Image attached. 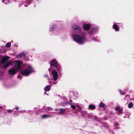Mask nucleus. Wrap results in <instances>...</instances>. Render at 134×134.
I'll use <instances>...</instances> for the list:
<instances>
[{
  "label": "nucleus",
  "instance_id": "f03ea898",
  "mask_svg": "<svg viewBox=\"0 0 134 134\" xmlns=\"http://www.w3.org/2000/svg\"><path fill=\"white\" fill-rule=\"evenodd\" d=\"M34 71L33 69L30 65L26 69L21 71L22 74L24 75L28 76Z\"/></svg>",
  "mask_w": 134,
  "mask_h": 134
},
{
  "label": "nucleus",
  "instance_id": "6ab92c4d",
  "mask_svg": "<svg viewBox=\"0 0 134 134\" xmlns=\"http://www.w3.org/2000/svg\"><path fill=\"white\" fill-rule=\"evenodd\" d=\"M45 77L46 78H47V80H48L49 81V80H50L49 77H48L47 75H45Z\"/></svg>",
  "mask_w": 134,
  "mask_h": 134
},
{
  "label": "nucleus",
  "instance_id": "393cba45",
  "mask_svg": "<svg viewBox=\"0 0 134 134\" xmlns=\"http://www.w3.org/2000/svg\"><path fill=\"white\" fill-rule=\"evenodd\" d=\"M85 35V34H82V35H83V36H84Z\"/></svg>",
  "mask_w": 134,
  "mask_h": 134
},
{
  "label": "nucleus",
  "instance_id": "6e6552de",
  "mask_svg": "<svg viewBox=\"0 0 134 134\" xmlns=\"http://www.w3.org/2000/svg\"><path fill=\"white\" fill-rule=\"evenodd\" d=\"M13 64L12 62L10 61L8 62L7 63L4 64L3 66V68H6L8 66L12 65Z\"/></svg>",
  "mask_w": 134,
  "mask_h": 134
},
{
  "label": "nucleus",
  "instance_id": "5701e85b",
  "mask_svg": "<svg viewBox=\"0 0 134 134\" xmlns=\"http://www.w3.org/2000/svg\"><path fill=\"white\" fill-rule=\"evenodd\" d=\"M120 92H121V93L122 94H124V92H123L122 93V92H121V90H120Z\"/></svg>",
  "mask_w": 134,
  "mask_h": 134
},
{
  "label": "nucleus",
  "instance_id": "9b49d317",
  "mask_svg": "<svg viewBox=\"0 0 134 134\" xmlns=\"http://www.w3.org/2000/svg\"><path fill=\"white\" fill-rule=\"evenodd\" d=\"M113 27L116 31H117L119 30V27L117 26L114 23L113 25Z\"/></svg>",
  "mask_w": 134,
  "mask_h": 134
},
{
  "label": "nucleus",
  "instance_id": "9d476101",
  "mask_svg": "<svg viewBox=\"0 0 134 134\" xmlns=\"http://www.w3.org/2000/svg\"><path fill=\"white\" fill-rule=\"evenodd\" d=\"M26 54H25L24 53H21L18 55L17 56V58L18 59H19L21 57H23Z\"/></svg>",
  "mask_w": 134,
  "mask_h": 134
},
{
  "label": "nucleus",
  "instance_id": "4be33fe9",
  "mask_svg": "<svg viewBox=\"0 0 134 134\" xmlns=\"http://www.w3.org/2000/svg\"><path fill=\"white\" fill-rule=\"evenodd\" d=\"M50 83H52L53 84H55L57 83V82H52L51 81H49Z\"/></svg>",
  "mask_w": 134,
  "mask_h": 134
},
{
  "label": "nucleus",
  "instance_id": "2eb2a0df",
  "mask_svg": "<svg viewBox=\"0 0 134 134\" xmlns=\"http://www.w3.org/2000/svg\"><path fill=\"white\" fill-rule=\"evenodd\" d=\"M49 116H50L48 115H44L42 116L41 117L43 118H48Z\"/></svg>",
  "mask_w": 134,
  "mask_h": 134
},
{
  "label": "nucleus",
  "instance_id": "f8f14e48",
  "mask_svg": "<svg viewBox=\"0 0 134 134\" xmlns=\"http://www.w3.org/2000/svg\"><path fill=\"white\" fill-rule=\"evenodd\" d=\"M51 86L49 85H47L44 88V90L46 91H48L50 90Z\"/></svg>",
  "mask_w": 134,
  "mask_h": 134
},
{
  "label": "nucleus",
  "instance_id": "f3484780",
  "mask_svg": "<svg viewBox=\"0 0 134 134\" xmlns=\"http://www.w3.org/2000/svg\"><path fill=\"white\" fill-rule=\"evenodd\" d=\"M105 106L104 104L102 102H101L100 104L99 105V107L102 108L104 107Z\"/></svg>",
  "mask_w": 134,
  "mask_h": 134
},
{
  "label": "nucleus",
  "instance_id": "4468645a",
  "mask_svg": "<svg viewBox=\"0 0 134 134\" xmlns=\"http://www.w3.org/2000/svg\"><path fill=\"white\" fill-rule=\"evenodd\" d=\"M90 108L92 109H94L96 107L93 105H90L89 107Z\"/></svg>",
  "mask_w": 134,
  "mask_h": 134
},
{
  "label": "nucleus",
  "instance_id": "1a4fd4ad",
  "mask_svg": "<svg viewBox=\"0 0 134 134\" xmlns=\"http://www.w3.org/2000/svg\"><path fill=\"white\" fill-rule=\"evenodd\" d=\"M9 58V57L8 56L4 57L2 60V63H4L5 62L7 61Z\"/></svg>",
  "mask_w": 134,
  "mask_h": 134
},
{
  "label": "nucleus",
  "instance_id": "39448f33",
  "mask_svg": "<svg viewBox=\"0 0 134 134\" xmlns=\"http://www.w3.org/2000/svg\"><path fill=\"white\" fill-rule=\"evenodd\" d=\"M52 74L53 79L54 81H56L58 77V72L55 70H53L52 72Z\"/></svg>",
  "mask_w": 134,
  "mask_h": 134
},
{
  "label": "nucleus",
  "instance_id": "f257e3e1",
  "mask_svg": "<svg viewBox=\"0 0 134 134\" xmlns=\"http://www.w3.org/2000/svg\"><path fill=\"white\" fill-rule=\"evenodd\" d=\"M81 29L80 27L78 25H74L72 27V33L76 34L72 35L73 39L76 42L80 43H83L85 40L84 38L78 35L80 34Z\"/></svg>",
  "mask_w": 134,
  "mask_h": 134
},
{
  "label": "nucleus",
  "instance_id": "a211bd4d",
  "mask_svg": "<svg viewBox=\"0 0 134 134\" xmlns=\"http://www.w3.org/2000/svg\"><path fill=\"white\" fill-rule=\"evenodd\" d=\"M115 110L117 111H120V108L119 107H117L115 108Z\"/></svg>",
  "mask_w": 134,
  "mask_h": 134
},
{
  "label": "nucleus",
  "instance_id": "7ed1b4c3",
  "mask_svg": "<svg viewBox=\"0 0 134 134\" xmlns=\"http://www.w3.org/2000/svg\"><path fill=\"white\" fill-rule=\"evenodd\" d=\"M15 68L18 71L21 69L23 66V62L19 60H15L14 62Z\"/></svg>",
  "mask_w": 134,
  "mask_h": 134
},
{
  "label": "nucleus",
  "instance_id": "412c9836",
  "mask_svg": "<svg viewBox=\"0 0 134 134\" xmlns=\"http://www.w3.org/2000/svg\"><path fill=\"white\" fill-rule=\"evenodd\" d=\"M71 107L73 109H75V106L73 105H71Z\"/></svg>",
  "mask_w": 134,
  "mask_h": 134
},
{
  "label": "nucleus",
  "instance_id": "423d86ee",
  "mask_svg": "<svg viewBox=\"0 0 134 134\" xmlns=\"http://www.w3.org/2000/svg\"><path fill=\"white\" fill-rule=\"evenodd\" d=\"M18 70L15 69V68H13L12 69L9 70L8 71L9 74L10 75H14L15 74Z\"/></svg>",
  "mask_w": 134,
  "mask_h": 134
},
{
  "label": "nucleus",
  "instance_id": "b1692460",
  "mask_svg": "<svg viewBox=\"0 0 134 134\" xmlns=\"http://www.w3.org/2000/svg\"><path fill=\"white\" fill-rule=\"evenodd\" d=\"M16 110H18L19 109V108L18 107H16Z\"/></svg>",
  "mask_w": 134,
  "mask_h": 134
},
{
  "label": "nucleus",
  "instance_id": "dca6fc26",
  "mask_svg": "<svg viewBox=\"0 0 134 134\" xmlns=\"http://www.w3.org/2000/svg\"><path fill=\"white\" fill-rule=\"evenodd\" d=\"M10 45L11 43L10 42H9L6 44L5 46L7 47H9L10 46Z\"/></svg>",
  "mask_w": 134,
  "mask_h": 134
},
{
  "label": "nucleus",
  "instance_id": "0eeeda50",
  "mask_svg": "<svg viewBox=\"0 0 134 134\" xmlns=\"http://www.w3.org/2000/svg\"><path fill=\"white\" fill-rule=\"evenodd\" d=\"M91 25L90 24H84L83 25V26L84 29L85 30L88 31V30L91 26Z\"/></svg>",
  "mask_w": 134,
  "mask_h": 134
},
{
  "label": "nucleus",
  "instance_id": "20e7f679",
  "mask_svg": "<svg viewBox=\"0 0 134 134\" xmlns=\"http://www.w3.org/2000/svg\"><path fill=\"white\" fill-rule=\"evenodd\" d=\"M50 63L51 66L49 69V72L52 70V66H54L55 68H56L58 71L60 70V67L58 66L57 62L54 59L53 60H52Z\"/></svg>",
  "mask_w": 134,
  "mask_h": 134
},
{
  "label": "nucleus",
  "instance_id": "a878e982",
  "mask_svg": "<svg viewBox=\"0 0 134 134\" xmlns=\"http://www.w3.org/2000/svg\"><path fill=\"white\" fill-rule=\"evenodd\" d=\"M4 1H2V2H3V3H4Z\"/></svg>",
  "mask_w": 134,
  "mask_h": 134
},
{
  "label": "nucleus",
  "instance_id": "ddd939ff",
  "mask_svg": "<svg viewBox=\"0 0 134 134\" xmlns=\"http://www.w3.org/2000/svg\"><path fill=\"white\" fill-rule=\"evenodd\" d=\"M133 103L132 102L129 103L128 105L129 108H131L133 106Z\"/></svg>",
  "mask_w": 134,
  "mask_h": 134
},
{
  "label": "nucleus",
  "instance_id": "aec40b11",
  "mask_svg": "<svg viewBox=\"0 0 134 134\" xmlns=\"http://www.w3.org/2000/svg\"><path fill=\"white\" fill-rule=\"evenodd\" d=\"M54 29H55V28H54V26L50 28V30L51 31H53Z\"/></svg>",
  "mask_w": 134,
  "mask_h": 134
}]
</instances>
